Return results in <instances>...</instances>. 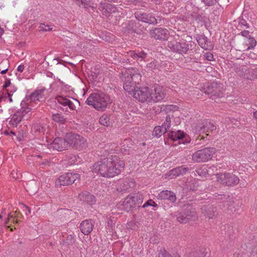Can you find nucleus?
Wrapping results in <instances>:
<instances>
[{
    "instance_id": "24",
    "label": "nucleus",
    "mask_w": 257,
    "mask_h": 257,
    "mask_svg": "<svg viewBox=\"0 0 257 257\" xmlns=\"http://www.w3.org/2000/svg\"><path fill=\"white\" fill-rule=\"evenodd\" d=\"M135 182L131 178H125L119 182L117 190L124 191L135 186Z\"/></svg>"
},
{
    "instance_id": "38",
    "label": "nucleus",
    "mask_w": 257,
    "mask_h": 257,
    "mask_svg": "<svg viewBox=\"0 0 257 257\" xmlns=\"http://www.w3.org/2000/svg\"><path fill=\"white\" fill-rule=\"evenodd\" d=\"M247 45L249 46L246 48V50H248L254 48L256 45V41L253 37L249 36L248 38Z\"/></svg>"
},
{
    "instance_id": "21",
    "label": "nucleus",
    "mask_w": 257,
    "mask_h": 257,
    "mask_svg": "<svg viewBox=\"0 0 257 257\" xmlns=\"http://www.w3.org/2000/svg\"><path fill=\"white\" fill-rule=\"evenodd\" d=\"M94 222L92 219H87L83 221L80 225V229L84 235H88L93 230Z\"/></svg>"
},
{
    "instance_id": "11",
    "label": "nucleus",
    "mask_w": 257,
    "mask_h": 257,
    "mask_svg": "<svg viewBox=\"0 0 257 257\" xmlns=\"http://www.w3.org/2000/svg\"><path fill=\"white\" fill-rule=\"evenodd\" d=\"M168 46L172 51L182 55L186 54L190 49L189 44L184 41L169 42Z\"/></svg>"
},
{
    "instance_id": "3",
    "label": "nucleus",
    "mask_w": 257,
    "mask_h": 257,
    "mask_svg": "<svg viewBox=\"0 0 257 257\" xmlns=\"http://www.w3.org/2000/svg\"><path fill=\"white\" fill-rule=\"evenodd\" d=\"M108 99L104 94L92 93L87 99L86 103L97 110H103L106 107Z\"/></svg>"
},
{
    "instance_id": "20",
    "label": "nucleus",
    "mask_w": 257,
    "mask_h": 257,
    "mask_svg": "<svg viewBox=\"0 0 257 257\" xmlns=\"http://www.w3.org/2000/svg\"><path fill=\"white\" fill-rule=\"evenodd\" d=\"M201 212L204 215L209 219L214 218L216 215V207L211 204L203 205L201 208Z\"/></svg>"
},
{
    "instance_id": "64",
    "label": "nucleus",
    "mask_w": 257,
    "mask_h": 257,
    "mask_svg": "<svg viewBox=\"0 0 257 257\" xmlns=\"http://www.w3.org/2000/svg\"><path fill=\"white\" fill-rule=\"evenodd\" d=\"M158 205L157 204L154 202V203H151V206H153V207H157Z\"/></svg>"
},
{
    "instance_id": "39",
    "label": "nucleus",
    "mask_w": 257,
    "mask_h": 257,
    "mask_svg": "<svg viewBox=\"0 0 257 257\" xmlns=\"http://www.w3.org/2000/svg\"><path fill=\"white\" fill-rule=\"evenodd\" d=\"M33 130L35 133H44L45 129L44 127L39 124H34L33 127Z\"/></svg>"
},
{
    "instance_id": "14",
    "label": "nucleus",
    "mask_w": 257,
    "mask_h": 257,
    "mask_svg": "<svg viewBox=\"0 0 257 257\" xmlns=\"http://www.w3.org/2000/svg\"><path fill=\"white\" fill-rule=\"evenodd\" d=\"M66 136L64 138H56L53 142L49 145V148L58 151H62L68 149Z\"/></svg>"
},
{
    "instance_id": "50",
    "label": "nucleus",
    "mask_w": 257,
    "mask_h": 257,
    "mask_svg": "<svg viewBox=\"0 0 257 257\" xmlns=\"http://www.w3.org/2000/svg\"><path fill=\"white\" fill-rule=\"evenodd\" d=\"M205 57L208 61H211L214 60L213 55L211 53H206L205 55Z\"/></svg>"
},
{
    "instance_id": "9",
    "label": "nucleus",
    "mask_w": 257,
    "mask_h": 257,
    "mask_svg": "<svg viewBox=\"0 0 257 257\" xmlns=\"http://www.w3.org/2000/svg\"><path fill=\"white\" fill-rule=\"evenodd\" d=\"M79 178L80 175L77 173H66L59 176L56 180L55 185L57 187L70 185L74 183Z\"/></svg>"
},
{
    "instance_id": "54",
    "label": "nucleus",
    "mask_w": 257,
    "mask_h": 257,
    "mask_svg": "<svg viewBox=\"0 0 257 257\" xmlns=\"http://www.w3.org/2000/svg\"><path fill=\"white\" fill-rule=\"evenodd\" d=\"M11 84V81L10 80H6L5 81V84L4 85V88H7L8 87H9Z\"/></svg>"
},
{
    "instance_id": "26",
    "label": "nucleus",
    "mask_w": 257,
    "mask_h": 257,
    "mask_svg": "<svg viewBox=\"0 0 257 257\" xmlns=\"http://www.w3.org/2000/svg\"><path fill=\"white\" fill-rule=\"evenodd\" d=\"M81 201L85 202L88 204H92L95 202V197L87 191L82 192L78 195Z\"/></svg>"
},
{
    "instance_id": "6",
    "label": "nucleus",
    "mask_w": 257,
    "mask_h": 257,
    "mask_svg": "<svg viewBox=\"0 0 257 257\" xmlns=\"http://www.w3.org/2000/svg\"><path fill=\"white\" fill-rule=\"evenodd\" d=\"M216 151V149L213 147L205 148L193 154L192 160L198 163L207 162L212 158Z\"/></svg>"
},
{
    "instance_id": "32",
    "label": "nucleus",
    "mask_w": 257,
    "mask_h": 257,
    "mask_svg": "<svg viewBox=\"0 0 257 257\" xmlns=\"http://www.w3.org/2000/svg\"><path fill=\"white\" fill-rule=\"evenodd\" d=\"M75 239L73 235H67L66 239L63 240L62 246L64 247H71L74 243Z\"/></svg>"
},
{
    "instance_id": "13",
    "label": "nucleus",
    "mask_w": 257,
    "mask_h": 257,
    "mask_svg": "<svg viewBox=\"0 0 257 257\" xmlns=\"http://www.w3.org/2000/svg\"><path fill=\"white\" fill-rule=\"evenodd\" d=\"M132 94L134 98L140 101L150 102L149 88L147 87L136 88Z\"/></svg>"
},
{
    "instance_id": "58",
    "label": "nucleus",
    "mask_w": 257,
    "mask_h": 257,
    "mask_svg": "<svg viewBox=\"0 0 257 257\" xmlns=\"http://www.w3.org/2000/svg\"><path fill=\"white\" fill-rule=\"evenodd\" d=\"M253 75H255V77L257 78V68H255L254 70H253Z\"/></svg>"
},
{
    "instance_id": "57",
    "label": "nucleus",
    "mask_w": 257,
    "mask_h": 257,
    "mask_svg": "<svg viewBox=\"0 0 257 257\" xmlns=\"http://www.w3.org/2000/svg\"><path fill=\"white\" fill-rule=\"evenodd\" d=\"M17 217V216H15L14 214H12V213H9L8 215V218H10V219H11V218H13L14 219L15 218Z\"/></svg>"
},
{
    "instance_id": "43",
    "label": "nucleus",
    "mask_w": 257,
    "mask_h": 257,
    "mask_svg": "<svg viewBox=\"0 0 257 257\" xmlns=\"http://www.w3.org/2000/svg\"><path fill=\"white\" fill-rule=\"evenodd\" d=\"M202 2L206 6H214L217 3V0H201Z\"/></svg>"
},
{
    "instance_id": "8",
    "label": "nucleus",
    "mask_w": 257,
    "mask_h": 257,
    "mask_svg": "<svg viewBox=\"0 0 257 257\" xmlns=\"http://www.w3.org/2000/svg\"><path fill=\"white\" fill-rule=\"evenodd\" d=\"M138 74H128L126 72L122 73L121 80L123 81V87L125 91L132 94L136 89V82L134 80L136 78L140 77Z\"/></svg>"
},
{
    "instance_id": "53",
    "label": "nucleus",
    "mask_w": 257,
    "mask_h": 257,
    "mask_svg": "<svg viewBox=\"0 0 257 257\" xmlns=\"http://www.w3.org/2000/svg\"><path fill=\"white\" fill-rule=\"evenodd\" d=\"M251 257H257V247L252 250L251 252Z\"/></svg>"
},
{
    "instance_id": "55",
    "label": "nucleus",
    "mask_w": 257,
    "mask_h": 257,
    "mask_svg": "<svg viewBox=\"0 0 257 257\" xmlns=\"http://www.w3.org/2000/svg\"><path fill=\"white\" fill-rule=\"evenodd\" d=\"M24 69V66L23 65H19L17 68V70L20 72H22Z\"/></svg>"
},
{
    "instance_id": "10",
    "label": "nucleus",
    "mask_w": 257,
    "mask_h": 257,
    "mask_svg": "<svg viewBox=\"0 0 257 257\" xmlns=\"http://www.w3.org/2000/svg\"><path fill=\"white\" fill-rule=\"evenodd\" d=\"M217 182L224 186H234L237 185L239 182L238 178L231 173L217 174Z\"/></svg>"
},
{
    "instance_id": "46",
    "label": "nucleus",
    "mask_w": 257,
    "mask_h": 257,
    "mask_svg": "<svg viewBox=\"0 0 257 257\" xmlns=\"http://www.w3.org/2000/svg\"><path fill=\"white\" fill-rule=\"evenodd\" d=\"M179 170V172H180V175H184L188 171V168L186 167L185 166H181L178 167Z\"/></svg>"
},
{
    "instance_id": "61",
    "label": "nucleus",
    "mask_w": 257,
    "mask_h": 257,
    "mask_svg": "<svg viewBox=\"0 0 257 257\" xmlns=\"http://www.w3.org/2000/svg\"><path fill=\"white\" fill-rule=\"evenodd\" d=\"M19 221H19V220H18V219L15 220V219H13V221H12V222H13V223H17V224H18V223H19Z\"/></svg>"
},
{
    "instance_id": "62",
    "label": "nucleus",
    "mask_w": 257,
    "mask_h": 257,
    "mask_svg": "<svg viewBox=\"0 0 257 257\" xmlns=\"http://www.w3.org/2000/svg\"><path fill=\"white\" fill-rule=\"evenodd\" d=\"M17 90V89L16 88H14V89H12V90H9V92L11 93L12 92H15Z\"/></svg>"
},
{
    "instance_id": "40",
    "label": "nucleus",
    "mask_w": 257,
    "mask_h": 257,
    "mask_svg": "<svg viewBox=\"0 0 257 257\" xmlns=\"http://www.w3.org/2000/svg\"><path fill=\"white\" fill-rule=\"evenodd\" d=\"M171 124V117L169 115H167L166 117V119L164 122L162 124V126L164 129L166 130L167 132V130L170 128Z\"/></svg>"
},
{
    "instance_id": "30",
    "label": "nucleus",
    "mask_w": 257,
    "mask_h": 257,
    "mask_svg": "<svg viewBox=\"0 0 257 257\" xmlns=\"http://www.w3.org/2000/svg\"><path fill=\"white\" fill-rule=\"evenodd\" d=\"M122 209L128 212L132 209L136 207L133 203L132 198L128 196L124 200L122 204Z\"/></svg>"
},
{
    "instance_id": "7",
    "label": "nucleus",
    "mask_w": 257,
    "mask_h": 257,
    "mask_svg": "<svg viewBox=\"0 0 257 257\" xmlns=\"http://www.w3.org/2000/svg\"><path fill=\"white\" fill-rule=\"evenodd\" d=\"M67 140L68 149L74 148L76 149H82L86 147V140L76 134H67Z\"/></svg>"
},
{
    "instance_id": "25",
    "label": "nucleus",
    "mask_w": 257,
    "mask_h": 257,
    "mask_svg": "<svg viewBox=\"0 0 257 257\" xmlns=\"http://www.w3.org/2000/svg\"><path fill=\"white\" fill-rule=\"evenodd\" d=\"M158 198L160 199H167L171 202H175L176 200V197L174 192L168 190H163L158 194Z\"/></svg>"
},
{
    "instance_id": "1",
    "label": "nucleus",
    "mask_w": 257,
    "mask_h": 257,
    "mask_svg": "<svg viewBox=\"0 0 257 257\" xmlns=\"http://www.w3.org/2000/svg\"><path fill=\"white\" fill-rule=\"evenodd\" d=\"M124 163L116 155H108L93 165V169L104 177L112 178L123 169Z\"/></svg>"
},
{
    "instance_id": "5",
    "label": "nucleus",
    "mask_w": 257,
    "mask_h": 257,
    "mask_svg": "<svg viewBox=\"0 0 257 257\" xmlns=\"http://www.w3.org/2000/svg\"><path fill=\"white\" fill-rule=\"evenodd\" d=\"M202 91L206 94L211 95L212 99L216 98H221L224 96V89L222 84L217 82H212L204 86Z\"/></svg>"
},
{
    "instance_id": "63",
    "label": "nucleus",
    "mask_w": 257,
    "mask_h": 257,
    "mask_svg": "<svg viewBox=\"0 0 257 257\" xmlns=\"http://www.w3.org/2000/svg\"><path fill=\"white\" fill-rule=\"evenodd\" d=\"M10 218H8L6 221H5V224H8L9 221H10Z\"/></svg>"
},
{
    "instance_id": "51",
    "label": "nucleus",
    "mask_w": 257,
    "mask_h": 257,
    "mask_svg": "<svg viewBox=\"0 0 257 257\" xmlns=\"http://www.w3.org/2000/svg\"><path fill=\"white\" fill-rule=\"evenodd\" d=\"M151 203L152 204L154 203V201L152 199H150V200H148L147 201H146L144 204V205L142 206V207L146 208V207L150 206H151Z\"/></svg>"
},
{
    "instance_id": "35",
    "label": "nucleus",
    "mask_w": 257,
    "mask_h": 257,
    "mask_svg": "<svg viewBox=\"0 0 257 257\" xmlns=\"http://www.w3.org/2000/svg\"><path fill=\"white\" fill-rule=\"evenodd\" d=\"M205 249L202 248L198 252H191L189 253L188 257H204L206 253Z\"/></svg>"
},
{
    "instance_id": "28",
    "label": "nucleus",
    "mask_w": 257,
    "mask_h": 257,
    "mask_svg": "<svg viewBox=\"0 0 257 257\" xmlns=\"http://www.w3.org/2000/svg\"><path fill=\"white\" fill-rule=\"evenodd\" d=\"M56 100L60 104L64 106H68L71 109L75 108V106L73 102L65 96H58L56 97Z\"/></svg>"
},
{
    "instance_id": "33",
    "label": "nucleus",
    "mask_w": 257,
    "mask_h": 257,
    "mask_svg": "<svg viewBox=\"0 0 257 257\" xmlns=\"http://www.w3.org/2000/svg\"><path fill=\"white\" fill-rule=\"evenodd\" d=\"M52 119L55 122L60 124L65 123L66 120L64 116L61 113H53L52 115Z\"/></svg>"
},
{
    "instance_id": "56",
    "label": "nucleus",
    "mask_w": 257,
    "mask_h": 257,
    "mask_svg": "<svg viewBox=\"0 0 257 257\" xmlns=\"http://www.w3.org/2000/svg\"><path fill=\"white\" fill-rule=\"evenodd\" d=\"M7 91L8 97L9 98L10 102H12L13 101V99L12 98V94H11L10 92H9V89H7Z\"/></svg>"
},
{
    "instance_id": "23",
    "label": "nucleus",
    "mask_w": 257,
    "mask_h": 257,
    "mask_svg": "<svg viewBox=\"0 0 257 257\" xmlns=\"http://www.w3.org/2000/svg\"><path fill=\"white\" fill-rule=\"evenodd\" d=\"M76 5L82 7L86 11H88L89 8L94 11L96 9V6L90 0H73Z\"/></svg>"
},
{
    "instance_id": "41",
    "label": "nucleus",
    "mask_w": 257,
    "mask_h": 257,
    "mask_svg": "<svg viewBox=\"0 0 257 257\" xmlns=\"http://www.w3.org/2000/svg\"><path fill=\"white\" fill-rule=\"evenodd\" d=\"M179 175H180V172H179L178 167L170 170L168 173V176L170 177L171 178H173Z\"/></svg>"
},
{
    "instance_id": "4",
    "label": "nucleus",
    "mask_w": 257,
    "mask_h": 257,
    "mask_svg": "<svg viewBox=\"0 0 257 257\" xmlns=\"http://www.w3.org/2000/svg\"><path fill=\"white\" fill-rule=\"evenodd\" d=\"M45 88L39 89L35 90L29 96L26 97V104L29 109H33L37 108L40 105L38 102H42L45 100L44 92Z\"/></svg>"
},
{
    "instance_id": "45",
    "label": "nucleus",
    "mask_w": 257,
    "mask_h": 257,
    "mask_svg": "<svg viewBox=\"0 0 257 257\" xmlns=\"http://www.w3.org/2000/svg\"><path fill=\"white\" fill-rule=\"evenodd\" d=\"M21 208L23 209V210L24 212H25V214L27 216H28L31 214V209L28 206L26 205L25 204H22L21 205Z\"/></svg>"
},
{
    "instance_id": "17",
    "label": "nucleus",
    "mask_w": 257,
    "mask_h": 257,
    "mask_svg": "<svg viewBox=\"0 0 257 257\" xmlns=\"http://www.w3.org/2000/svg\"><path fill=\"white\" fill-rule=\"evenodd\" d=\"M30 111V109L26 107V108H22L18 110L12 116L9 121L10 124L11 125L17 126L18 124L22 120L23 117L25 115L28 113Z\"/></svg>"
},
{
    "instance_id": "34",
    "label": "nucleus",
    "mask_w": 257,
    "mask_h": 257,
    "mask_svg": "<svg viewBox=\"0 0 257 257\" xmlns=\"http://www.w3.org/2000/svg\"><path fill=\"white\" fill-rule=\"evenodd\" d=\"M166 132V130L164 129L162 126H157L154 129L153 135L159 138Z\"/></svg>"
},
{
    "instance_id": "27",
    "label": "nucleus",
    "mask_w": 257,
    "mask_h": 257,
    "mask_svg": "<svg viewBox=\"0 0 257 257\" xmlns=\"http://www.w3.org/2000/svg\"><path fill=\"white\" fill-rule=\"evenodd\" d=\"M131 57L140 62L146 61L148 57V54L144 51H131L129 53Z\"/></svg>"
},
{
    "instance_id": "31",
    "label": "nucleus",
    "mask_w": 257,
    "mask_h": 257,
    "mask_svg": "<svg viewBox=\"0 0 257 257\" xmlns=\"http://www.w3.org/2000/svg\"><path fill=\"white\" fill-rule=\"evenodd\" d=\"M129 196L132 198V201L135 207L140 206L144 199L143 195L140 193L130 195Z\"/></svg>"
},
{
    "instance_id": "37",
    "label": "nucleus",
    "mask_w": 257,
    "mask_h": 257,
    "mask_svg": "<svg viewBox=\"0 0 257 257\" xmlns=\"http://www.w3.org/2000/svg\"><path fill=\"white\" fill-rule=\"evenodd\" d=\"M99 122L101 125L108 126L110 125V119L107 115H103L99 118Z\"/></svg>"
},
{
    "instance_id": "16",
    "label": "nucleus",
    "mask_w": 257,
    "mask_h": 257,
    "mask_svg": "<svg viewBox=\"0 0 257 257\" xmlns=\"http://www.w3.org/2000/svg\"><path fill=\"white\" fill-rule=\"evenodd\" d=\"M150 35L151 37L156 40H165L169 36L168 30L163 28H156L150 30Z\"/></svg>"
},
{
    "instance_id": "2",
    "label": "nucleus",
    "mask_w": 257,
    "mask_h": 257,
    "mask_svg": "<svg viewBox=\"0 0 257 257\" xmlns=\"http://www.w3.org/2000/svg\"><path fill=\"white\" fill-rule=\"evenodd\" d=\"M177 220L181 223H186L192 217H196L195 208L192 202H187L182 207L180 212L176 213Z\"/></svg>"
},
{
    "instance_id": "22",
    "label": "nucleus",
    "mask_w": 257,
    "mask_h": 257,
    "mask_svg": "<svg viewBox=\"0 0 257 257\" xmlns=\"http://www.w3.org/2000/svg\"><path fill=\"white\" fill-rule=\"evenodd\" d=\"M98 9L101 12L103 15L107 17L110 13L115 12L116 8L111 4L106 3H100L98 6Z\"/></svg>"
},
{
    "instance_id": "36",
    "label": "nucleus",
    "mask_w": 257,
    "mask_h": 257,
    "mask_svg": "<svg viewBox=\"0 0 257 257\" xmlns=\"http://www.w3.org/2000/svg\"><path fill=\"white\" fill-rule=\"evenodd\" d=\"M196 172L198 175L202 177H206L207 175H209L208 169L206 166H203L200 168H199L196 170Z\"/></svg>"
},
{
    "instance_id": "15",
    "label": "nucleus",
    "mask_w": 257,
    "mask_h": 257,
    "mask_svg": "<svg viewBox=\"0 0 257 257\" xmlns=\"http://www.w3.org/2000/svg\"><path fill=\"white\" fill-rule=\"evenodd\" d=\"M135 18L139 21H142L149 24L156 25L157 19L150 13H143L137 11L135 13Z\"/></svg>"
},
{
    "instance_id": "49",
    "label": "nucleus",
    "mask_w": 257,
    "mask_h": 257,
    "mask_svg": "<svg viewBox=\"0 0 257 257\" xmlns=\"http://www.w3.org/2000/svg\"><path fill=\"white\" fill-rule=\"evenodd\" d=\"M239 25H240L241 26H245L246 27V28H249V24L243 18H242L241 19H239Z\"/></svg>"
},
{
    "instance_id": "60",
    "label": "nucleus",
    "mask_w": 257,
    "mask_h": 257,
    "mask_svg": "<svg viewBox=\"0 0 257 257\" xmlns=\"http://www.w3.org/2000/svg\"><path fill=\"white\" fill-rule=\"evenodd\" d=\"M8 69H5V70H2V71H1V73H2V74H6V73H7V72L8 71Z\"/></svg>"
},
{
    "instance_id": "18",
    "label": "nucleus",
    "mask_w": 257,
    "mask_h": 257,
    "mask_svg": "<svg viewBox=\"0 0 257 257\" xmlns=\"http://www.w3.org/2000/svg\"><path fill=\"white\" fill-rule=\"evenodd\" d=\"M216 127L210 121L205 120L203 123L197 125L196 127V132L199 134L205 133L206 136H208L207 132H213L215 130Z\"/></svg>"
},
{
    "instance_id": "12",
    "label": "nucleus",
    "mask_w": 257,
    "mask_h": 257,
    "mask_svg": "<svg viewBox=\"0 0 257 257\" xmlns=\"http://www.w3.org/2000/svg\"><path fill=\"white\" fill-rule=\"evenodd\" d=\"M150 102H156L162 100L165 94L163 87L157 85L154 88H149Z\"/></svg>"
},
{
    "instance_id": "29",
    "label": "nucleus",
    "mask_w": 257,
    "mask_h": 257,
    "mask_svg": "<svg viewBox=\"0 0 257 257\" xmlns=\"http://www.w3.org/2000/svg\"><path fill=\"white\" fill-rule=\"evenodd\" d=\"M197 41L201 48L205 50L212 48V46L210 44V42L208 38L205 36H200L197 37Z\"/></svg>"
},
{
    "instance_id": "52",
    "label": "nucleus",
    "mask_w": 257,
    "mask_h": 257,
    "mask_svg": "<svg viewBox=\"0 0 257 257\" xmlns=\"http://www.w3.org/2000/svg\"><path fill=\"white\" fill-rule=\"evenodd\" d=\"M240 34L242 36L247 38H248V37H249V36H250L249 35V32L247 30H244V31H241L240 32Z\"/></svg>"
},
{
    "instance_id": "19",
    "label": "nucleus",
    "mask_w": 257,
    "mask_h": 257,
    "mask_svg": "<svg viewBox=\"0 0 257 257\" xmlns=\"http://www.w3.org/2000/svg\"><path fill=\"white\" fill-rule=\"evenodd\" d=\"M168 137L169 139L172 140L173 141H179V143L181 144L182 142L183 144L185 143H189L190 142V139L187 138L185 140V142L184 141L185 138V134L183 132L181 131H178L177 132L171 131L168 134Z\"/></svg>"
},
{
    "instance_id": "47",
    "label": "nucleus",
    "mask_w": 257,
    "mask_h": 257,
    "mask_svg": "<svg viewBox=\"0 0 257 257\" xmlns=\"http://www.w3.org/2000/svg\"><path fill=\"white\" fill-rule=\"evenodd\" d=\"M208 170L209 173V175H210L211 174H212L213 172H214L217 170V166L215 165H213L208 168Z\"/></svg>"
},
{
    "instance_id": "42",
    "label": "nucleus",
    "mask_w": 257,
    "mask_h": 257,
    "mask_svg": "<svg viewBox=\"0 0 257 257\" xmlns=\"http://www.w3.org/2000/svg\"><path fill=\"white\" fill-rule=\"evenodd\" d=\"M157 61L155 60H153L147 65L148 70H153L158 68Z\"/></svg>"
},
{
    "instance_id": "48",
    "label": "nucleus",
    "mask_w": 257,
    "mask_h": 257,
    "mask_svg": "<svg viewBox=\"0 0 257 257\" xmlns=\"http://www.w3.org/2000/svg\"><path fill=\"white\" fill-rule=\"evenodd\" d=\"M159 257H173L171 255H170L168 252L165 251L164 252L159 253ZM173 257H180L178 255H175Z\"/></svg>"
},
{
    "instance_id": "44",
    "label": "nucleus",
    "mask_w": 257,
    "mask_h": 257,
    "mask_svg": "<svg viewBox=\"0 0 257 257\" xmlns=\"http://www.w3.org/2000/svg\"><path fill=\"white\" fill-rule=\"evenodd\" d=\"M41 31H49L52 30V28L50 26L45 25L44 24H41L39 26Z\"/></svg>"
},
{
    "instance_id": "59",
    "label": "nucleus",
    "mask_w": 257,
    "mask_h": 257,
    "mask_svg": "<svg viewBox=\"0 0 257 257\" xmlns=\"http://www.w3.org/2000/svg\"><path fill=\"white\" fill-rule=\"evenodd\" d=\"M253 117L257 120V111L253 112Z\"/></svg>"
}]
</instances>
